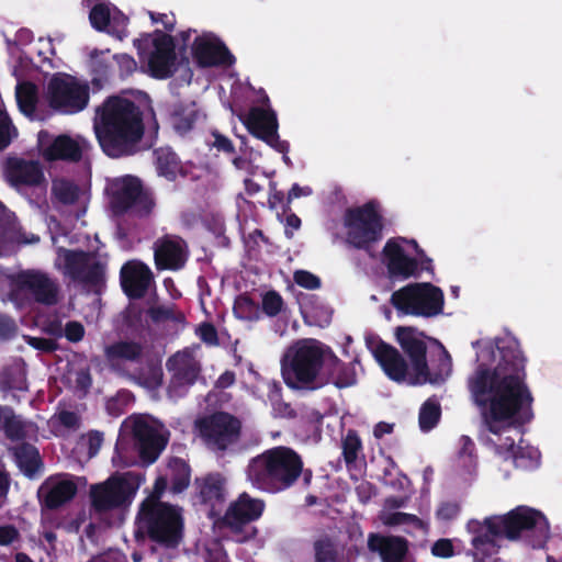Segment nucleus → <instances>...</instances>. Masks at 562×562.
<instances>
[{
	"instance_id": "obj_1",
	"label": "nucleus",
	"mask_w": 562,
	"mask_h": 562,
	"mask_svg": "<svg viewBox=\"0 0 562 562\" xmlns=\"http://www.w3.org/2000/svg\"><path fill=\"white\" fill-rule=\"evenodd\" d=\"M494 368L479 363L468 378L472 403L479 408L486 429L498 435L503 424H528L533 418V396L527 384L526 363L519 341L512 336L488 342L477 355L494 358Z\"/></svg>"
},
{
	"instance_id": "obj_2",
	"label": "nucleus",
	"mask_w": 562,
	"mask_h": 562,
	"mask_svg": "<svg viewBox=\"0 0 562 562\" xmlns=\"http://www.w3.org/2000/svg\"><path fill=\"white\" fill-rule=\"evenodd\" d=\"M93 131L108 157L132 156L144 136L143 111L127 98L110 95L95 109Z\"/></svg>"
},
{
	"instance_id": "obj_3",
	"label": "nucleus",
	"mask_w": 562,
	"mask_h": 562,
	"mask_svg": "<svg viewBox=\"0 0 562 562\" xmlns=\"http://www.w3.org/2000/svg\"><path fill=\"white\" fill-rule=\"evenodd\" d=\"M302 471V457L292 448L278 446L250 459L247 479L260 491L280 493L295 485Z\"/></svg>"
},
{
	"instance_id": "obj_4",
	"label": "nucleus",
	"mask_w": 562,
	"mask_h": 562,
	"mask_svg": "<svg viewBox=\"0 0 562 562\" xmlns=\"http://www.w3.org/2000/svg\"><path fill=\"white\" fill-rule=\"evenodd\" d=\"M491 526L501 538L510 542L522 541L531 549L546 548L550 537V524L546 515L533 507L518 505L503 515L490 516Z\"/></svg>"
},
{
	"instance_id": "obj_5",
	"label": "nucleus",
	"mask_w": 562,
	"mask_h": 562,
	"mask_svg": "<svg viewBox=\"0 0 562 562\" xmlns=\"http://www.w3.org/2000/svg\"><path fill=\"white\" fill-rule=\"evenodd\" d=\"M138 524L153 542L164 548L175 549L183 539L184 520L179 506L161 501H144Z\"/></svg>"
},
{
	"instance_id": "obj_6",
	"label": "nucleus",
	"mask_w": 562,
	"mask_h": 562,
	"mask_svg": "<svg viewBox=\"0 0 562 562\" xmlns=\"http://www.w3.org/2000/svg\"><path fill=\"white\" fill-rule=\"evenodd\" d=\"M282 363L284 383L293 389L315 390L314 382L324 364V350L316 339H302L292 346Z\"/></svg>"
},
{
	"instance_id": "obj_7",
	"label": "nucleus",
	"mask_w": 562,
	"mask_h": 562,
	"mask_svg": "<svg viewBox=\"0 0 562 562\" xmlns=\"http://www.w3.org/2000/svg\"><path fill=\"white\" fill-rule=\"evenodd\" d=\"M396 341L411 360L413 375L409 379L412 385L438 383L446 380L451 372V358L447 351L441 359L440 371L430 373L427 363V345L423 331L412 326H398L395 329Z\"/></svg>"
},
{
	"instance_id": "obj_8",
	"label": "nucleus",
	"mask_w": 562,
	"mask_h": 562,
	"mask_svg": "<svg viewBox=\"0 0 562 562\" xmlns=\"http://www.w3.org/2000/svg\"><path fill=\"white\" fill-rule=\"evenodd\" d=\"M346 240L356 249L370 251L383 237L384 222L378 203L369 201L361 206L349 207L344 214Z\"/></svg>"
},
{
	"instance_id": "obj_9",
	"label": "nucleus",
	"mask_w": 562,
	"mask_h": 562,
	"mask_svg": "<svg viewBox=\"0 0 562 562\" xmlns=\"http://www.w3.org/2000/svg\"><path fill=\"white\" fill-rule=\"evenodd\" d=\"M390 302L398 314L434 317L442 313L445 295L430 282H416L394 291Z\"/></svg>"
},
{
	"instance_id": "obj_10",
	"label": "nucleus",
	"mask_w": 562,
	"mask_h": 562,
	"mask_svg": "<svg viewBox=\"0 0 562 562\" xmlns=\"http://www.w3.org/2000/svg\"><path fill=\"white\" fill-rule=\"evenodd\" d=\"M204 445L212 451L224 453L237 446L241 438V422L227 412H214L194 423Z\"/></svg>"
},
{
	"instance_id": "obj_11",
	"label": "nucleus",
	"mask_w": 562,
	"mask_h": 562,
	"mask_svg": "<svg viewBox=\"0 0 562 562\" xmlns=\"http://www.w3.org/2000/svg\"><path fill=\"white\" fill-rule=\"evenodd\" d=\"M59 288L47 273L37 270L20 271L9 277L8 297L23 306L31 294L36 303L53 306L58 302Z\"/></svg>"
},
{
	"instance_id": "obj_12",
	"label": "nucleus",
	"mask_w": 562,
	"mask_h": 562,
	"mask_svg": "<svg viewBox=\"0 0 562 562\" xmlns=\"http://www.w3.org/2000/svg\"><path fill=\"white\" fill-rule=\"evenodd\" d=\"M89 98V86L68 74H54L46 86L48 105L61 114L81 112L87 108Z\"/></svg>"
},
{
	"instance_id": "obj_13",
	"label": "nucleus",
	"mask_w": 562,
	"mask_h": 562,
	"mask_svg": "<svg viewBox=\"0 0 562 562\" xmlns=\"http://www.w3.org/2000/svg\"><path fill=\"white\" fill-rule=\"evenodd\" d=\"M111 190L110 202L115 214L133 212L137 216H147L155 207L153 193L144 189L142 181L134 176L114 180Z\"/></svg>"
},
{
	"instance_id": "obj_14",
	"label": "nucleus",
	"mask_w": 562,
	"mask_h": 562,
	"mask_svg": "<svg viewBox=\"0 0 562 562\" xmlns=\"http://www.w3.org/2000/svg\"><path fill=\"white\" fill-rule=\"evenodd\" d=\"M136 488L122 475H111L102 483L91 485V507L98 514L127 508L135 496Z\"/></svg>"
},
{
	"instance_id": "obj_15",
	"label": "nucleus",
	"mask_w": 562,
	"mask_h": 562,
	"mask_svg": "<svg viewBox=\"0 0 562 562\" xmlns=\"http://www.w3.org/2000/svg\"><path fill=\"white\" fill-rule=\"evenodd\" d=\"M63 273L75 282H80L99 292L105 284V267L100 261H90V255L83 250L60 248Z\"/></svg>"
},
{
	"instance_id": "obj_16",
	"label": "nucleus",
	"mask_w": 562,
	"mask_h": 562,
	"mask_svg": "<svg viewBox=\"0 0 562 562\" xmlns=\"http://www.w3.org/2000/svg\"><path fill=\"white\" fill-rule=\"evenodd\" d=\"M166 368L170 373L167 395L172 400L184 397L202 372L200 361L188 349L170 356L166 361Z\"/></svg>"
},
{
	"instance_id": "obj_17",
	"label": "nucleus",
	"mask_w": 562,
	"mask_h": 562,
	"mask_svg": "<svg viewBox=\"0 0 562 562\" xmlns=\"http://www.w3.org/2000/svg\"><path fill=\"white\" fill-rule=\"evenodd\" d=\"M147 70L151 78L165 80L178 70L175 38L160 31L154 32L153 50L147 57Z\"/></svg>"
},
{
	"instance_id": "obj_18",
	"label": "nucleus",
	"mask_w": 562,
	"mask_h": 562,
	"mask_svg": "<svg viewBox=\"0 0 562 562\" xmlns=\"http://www.w3.org/2000/svg\"><path fill=\"white\" fill-rule=\"evenodd\" d=\"M248 132L281 154H286L290 144L279 137V123L272 109L251 108L245 120Z\"/></svg>"
},
{
	"instance_id": "obj_19",
	"label": "nucleus",
	"mask_w": 562,
	"mask_h": 562,
	"mask_svg": "<svg viewBox=\"0 0 562 562\" xmlns=\"http://www.w3.org/2000/svg\"><path fill=\"white\" fill-rule=\"evenodd\" d=\"M494 521L485 517L483 521L472 519L468 522V531L471 533V549L468 555L472 557V562H488L493 555H496L501 549L497 539L501 538L499 532H495L491 526Z\"/></svg>"
},
{
	"instance_id": "obj_20",
	"label": "nucleus",
	"mask_w": 562,
	"mask_h": 562,
	"mask_svg": "<svg viewBox=\"0 0 562 562\" xmlns=\"http://www.w3.org/2000/svg\"><path fill=\"white\" fill-rule=\"evenodd\" d=\"M188 255V245L178 235L167 234L155 243L154 259L157 270H180L186 266Z\"/></svg>"
},
{
	"instance_id": "obj_21",
	"label": "nucleus",
	"mask_w": 562,
	"mask_h": 562,
	"mask_svg": "<svg viewBox=\"0 0 562 562\" xmlns=\"http://www.w3.org/2000/svg\"><path fill=\"white\" fill-rule=\"evenodd\" d=\"M266 508L265 501L251 497L247 492H243L231 503L224 517L223 522L231 530L239 531L246 525L258 520Z\"/></svg>"
},
{
	"instance_id": "obj_22",
	"label": "nucleus",
	"mask_w": 562,
	"mask_h": 562,
	"mask_svg": "<svg viewBox=\"0 0 562 562\" xmlns=\"http://www.w3.org/2000/svg\"><path fill=\"white\" fill-rule=\"evenodd\" d=\"M77 484L66 474L50 475L38 488L37 495L43 507L55 510L69 503L77 494Z\"/></svg>"
},
{
	"instance_id": "obj_23",
	"label": "nucleus",
	"mask_w": 562,
	"mask_h": 562,
	"mask_svg": "<svg viewBox=\"0 0 562 562\" xmlns=\"http://www.w3.org/2000/svg\"><path fill=\"white\" fill-rule=\"evenodd\" d=\"M383 262L393 280H407L418 277V260L406 255L397 238H390L382 250Z\"/></svg>"
},
{
	"instance_id": "obj_24",
	"label": "nucleus",
	"mask_w": 562,
	"mask_h": 562,
	"mask_svg": "<svg viewBox=\"0 0 562 562\" xmlns=\"http://www.w3.org/2000/svg\"><path fill=\"white\" fill-rule=\"evenodd\" d=\"M192 56L200 67L232 66L234 55L227 46L215 36H198L192 44Z\"/></svg>"
},
{
	"instance_id": "obj_25",
	"label": "nucleus",
	"mask_w": 562,
	"mask_h": 562,
	"mask_svg": "<svg viewBox=\"0 0 562 562\" xmlns=\"http://www.w3.org/2000/svg\"><path fill=\"white\" fill-rule=\"evenodd\" d=\"M120 281L128 299L139 300L146 295L150 284L154 283V274L147 265L132 260L122 266Z\"/></svg>"
},
{
	"instance_id": "obj_26",
	"label": "nucleus",
	"mask_w": 562,
	"mask_h": 562,
	"mask_svg": "<svg viewBox=\"0 0 562 562\" xmlns=\"http://www.w3.org/2000/svg\"><path fill=\"white\" fill-rule=\"evenodd\" d=\"M132 434L139 458L146 463L155 462L167 443L158 430L137 417L133 420Z\"/></svg>"
},
{
	"instance_id": "obj_27",
	"label": "nucleus",
	"mask_w": 562,
	"mask_h": 562,
	"mask_svg": "<svg viewBox=\"0 0 562 562\" xmlns=\"http://www.w3.org/2000/svg\"><path fill=\"white\" fill-rule=\"evenodd\" d=\"M49 134L46 131L38 133V144L42 155L47 161H69L78 162L82 158V148L80 144L67 134H60L53 140L46 142Z\"/></svg>"
},
{
	"instance_id": "obj_28",
	"label": "nucleus",
	"mask_w": 562,
	"mask_h": 562,
	"mask_svg": "<svg viewBox=\"0 0 562 562\" xmlns=\"http://www.w3.org/2000/svg\"><path fill=\"white\" fill-rule=\"evenodd\" d=\"M368 549L376 553L381 562H413L409 553V541L400 536L370 533Z\"/></svg>"
},
{
	"instance_id": "obj_29",
	"label": "nucleus",
	"mask_w": 562,
	"mask_h": 562,
	"mask_svg": "<svg viewBox=\"0 0 562 562\" xmlns=\"http://www.w3.org/2000/svg\"><path fill=\"white\" fill-rule=\"evenodd\" d=\"M8 178L12 186L37 187L45 182L43 168L38 161L13 158L8 161Z\"/></svg>"
},
{
	"instance_id": "obj_30",
	"label": "nucleus",
	"mask_w": 562,
	"mask_h": 562,
	"mask_svg": "<svg viewBox=\"0 0 562 562\" xmlns=\"http://www.w3.org/2000/svg\"><path fill=\"white\" fill-rule=\"evenodd\" d=\"M373 356L389 379L395 382L406 380L408 364L395 347L381 340L375 346Z\"/></svg>"
},
{
	"instance_id": "obj_31",
	"label": "nucleus",
	"mask_w": 562,
	"mask_h": 562,
	"mask_svg": "<svg viewBox=\"0 0 562 562\" xmlns=\"http://www.w3.org/2000/svg\"><path fill=\"white\" fill-rule=\"evenodd\" d=\"M15 464L27 479L36 477L44 469L40 450L32 443L23 441L10 449Z\"/></svg>"
},
{
	"instance_id": "obj_32",
	"label": "nucleus",
	"mask_w": 562,
	"mask_h": 562,
	"mask_svg": "<svg viewBox=\"0 0 562 562\" xmlns=\"http://www.w3.org/2000/svg\"><path fill=\"white\" fill-rule=\"evenodd\" d=\"M168 116L173 130L179 135H186L194 127L201 112L195 102H177L169 106Z\"/></svg>"
},
{
	"instance_id": "obj_33",
	"label": "nucleus",
	"mask_w": 562,
	"mask_h": 562,
	"mask_svg": "<svg viewBox=\"0 0 562 562\" xmlns=\"http://www.w3.org/2000/svg\"><path fill=\"white\" fill-rule=\"evenodd\" d=\"M144 355V346L135 340H119L105 346L104 357L111 364L119 362L137 363Z\"/></svg>"
},
{
	"instance_id": "obj_34",
	"label": "nucleus",
	"mask_w": 562,
	"mask_h": 562,
	"mask_svg": "<svg viewBox=\"0 0 562 562\" xmlns=\"http://www.w3.org/2000/svg\"><path fill=\"white\" fill-rule=\"evenodd\" d=\"M199 482L200 481L196 479V483L200 487L199 497L203 504H209L214 507L224 502L225 482L220 474H209L201 483Z\"/></svg>"
},
{
	"instance_id": "obj_35",
	"label": "nucleus",
	"mask_w": 562,
	"mask_h": 562,
	"mask_svg": "<svg viewBox=\"0 0 562 562\" xmlns=\"http://www.w3.org/2000/svg\"><path fill=\"white\" fill-rule=\"evenodd\" d=\"M156 169L159 176L169 181H175L181 170V161L178 155L169 147H160L154 151Z\"/></svg>"
},
{
	"instance_id": "obj_36",
	"label": "nucleus",
	"mask_w": 562,
	"mask_h": 562,
	"mask_svg": "<svg viewBox=\"0 0 562 562\" xmlns=\"http://www.w3.org/2000/svg\"><path fill=\"white\" fill-rule=\"evenodd\" d=\"M328 380L337 387L344 389L356 383V372L351 363H345L336 356L328 361Z\"/></svg>"
},
{
	"instance_id": "obj_37",
	"label": "nucleus",
	"mask_w": 562,
	"mask_h": 562,
	"mask_svg": "<svg viewBox=\"0 0 562 562\" xmlns=\"http://www.w3.org/2000/svg\"><path fill=\"white\" fill-rule=\"evenodd\" d=\"M170 490L172 493H182L190 484L191 469L182 459H175L170 464Z\"/></svg>"
},
{
	"instance_id": "obj_38",
	"label": "nucleus",
	"mask_w": 562,
	"mask_h": 562,
	"mask_svg": "<svg viewBox=\"0 0 562 562\" xmlns=\"http://www.w3.org/2000/svg\"><path fill=\"white\" fill-rule=\"evenodd\" d=\"M313 562H344L337 544L329 537H322L313 543Z\"/></svg>"
},
{
	"instance_id": "obj_39",
	"label": "nucleus",
	"mask_w": 562,
	"mask_h": 562,
	"mask_svg": "<svg viewBox=\"0 0 562 562\" xmlns=\"http://www.w3.org/2000/svg\"><path fill=\"white\" fill-rule=\"evenodd\" d=\"M27 424L18 415L13 408L7 409V416L2 425L5 437L10 441H25L27 438Z\"/></svg>"
},
{
	"instance_id": "obj_40",
	"label": "nucleus",
	"mask_w": 562,
	"mask_h": 562,
	"mask_svg": "<svg viewBox=\"0 0 562 562\" xmlns=\"http://www.w3.org/2000/svg\"><path fill=\"white\" fill-rule=\"evenodd\" d=\"M341 449L344 461L348 469L356 464L359 454L362 452V441L358 432L353 429H349L346 436L341 440Z\"/></svg>"
},
{
	"instance_id": "obj_41",
	"label": "nucleus",
	"mask_w": 562,
	"mask_h": 562,
	"mask_svg": "<svg viewBox=\"0 0 562 562\" xmlns=\"http://www.w3.org/2000/svg\"><path fill=\"white\" fill-rule=\"evenodd\" d=\"M441 416V407L438 402L427 400L419 409V427L423 431L431 430L439 422Z\"/></svg>"
},
{
	"instance_id": "obj_42",
	"label": "nucleus",
	"mask_w": 562,
	"mask_h": 562,
	"mask_svg": "<svg viewBox=\"0 0 562 562\" xmlns=\"http://www.w3.org/2000/svg\"><path fill=\"white\" fill-rule=\"evenodd\" d=\"M53 192L56 199L65 204L72 205L79 199V187L69 180H58L53 183Z\"/></svg>"
},
{
	"instance_id": "obj_43",
	"label": "nucleus",
	"mask_w": 562,
	"mask_h": 562,
	"mask_svg": "<svg viewBox=\"0 0 562 562\" xmlns=\"http://www.w3.org/2000/svg\"><path fill=\"white\" fill-rule=\"evenodd\" d=\"M89 21L94 30L99 32L109 31L108 29L111 23V11L109 4L105 2H99L93 5L89 13Z\"/></svg>"
},
{
	"instance_id": "obj_44",
	"label": "nucleus",
	"mask_w": 562,
	"mask_h": 562,
	"mask_svg": "<svg viewBox=\"0 0 562 562\" xmlns=\"http://www.w3.org/2000/svg\"><path fill=\"white\" fill-rule=\"evenodd\" d=\"M301 314L304 323L311 326L315 325L324 327L329 325L331 321V311L323 305L312 308H307L306 306L302 307Z\"/></svg>"
},
{
	"instance_id": "obj_45",
	"label": "nucleus",
	"mask_w": 562,
	"mask_h": 562,
	"mask_svg": "<svg viewBox=\"0 0 562 562\" xmlns=\"http://www.w3.org/2000/svg\"><path fill=\"white\" fill-rule=\"evenodd\" d=\"M101 55L102 53L99 54L97 49L91 53L92 83L97 86H102L110 77L111 65Z\"/></svg>"
},
{
	"instance_id": "obj_46",
	"label": "nucleus",
	"mask_w": 562,
	"mask_h": 562,
	"mask_svg": "<svg viewBox=\"0 0 562 562\" xmlns=\"http://www.w3.org/2000/svg\"><path fill=\"white\" fill-rule=\"evenodd\" d=\"M173 304L171 306L158 305L150 306L147 310V315L154 323H161L165 321H172L175 323H181L184 321V314L181 312L176 313L173 308Z\"/></svg>"
},
{
	"instance_id": "obj_47",
	"label": "nucleus",
	"mask_w": 562,
	"mask_h": 562,
	"mask_svg": "<svg viewBox=\"0 0 562 562\" xmlns=\"http://www.w3.org/2000/svg\"><path fill=\"white\" fill-rule=\"evenodd\" d=\"M284 307L283 297L276 290L267 291L262 295L261 308L262 312L269 317L278 316Z\"/></svg>"
},
{
	"instance_id": "obj_48",
	"label": "nucleus",
	"mask_w": 562,
	"mask_h": 562,
	"mask_svg": "<svg viewBox=\"0 0 562 562\" xmlns=\"http://www.w3.org/2000/svg\"><path fill=\"white\" fill-rule=\"evenodd\" d=\"M498 454L503 456L504 459H513L516 467H525L524 459V447L515 445L513 438H505V441L496 447Z\"/></svg>"
},
{
	"instance_id": "obj_49",
	"label": "nucleus",
	"mask_w": 562,
	"mask_h": 562,
	"mask_svg": "<svg viewBox=\"0 0 562 562\" xmlns=\"http://www.w3.org/2000/svg\"><path fill=\"white\" fill-rule=\"evenodd\" d=\"M258 305L247 294H240L236 297L233 306V311L236 317L239 319H252L257 312Z\"/></svg>"
},
{
	"instance_id": "obj_50",
	"label": "nucleus",
	"mask_w": 562,
	"mask_h": 562,
	"mask_svg": "<svg viewBox=\"0 0 562 562\" xmlns=\"http://www.w3.org/2000/svg\"><path fill=\"white\" fill-rule=\"evenodd\" d=\"M293 280L299 286L307 290H317L322 285L321 279L307 270H296Z\"/></svg>"
},
{
	"instance_id": "obj_51",
	"label": "nucleus",
	"mask_w": 562,
	"mask_h": 562,
	"mask_svg": "<svg viewBox=\"0 0 562 562\" xmlns=\"http://www.w3.org/2000/svg\"><path fill=\"white\" fill-rule=\"evenodd\" d=\"M198 337L207 346H218L220 339L216 327L210 322H203L195 329Z\"/></svg>"
},
{
	"instance_id": "obj_52",
	"label": "nucleus",
	"mask_w": 562,
	"mask_h": 562,
	"mask_svg": "<svg viewBox=\"0 0 562 562\" xmlns=\"http://www.w3.org/2000/svg\"><path fill=\"white\" fill-rule=\"evenodd\" d=\"M460 512L461 507L458 502H443L438 506L436 517L438 520L450 521L456 519Z\"/></svg>"
},
{
	"instance_id": "obj_53",
	"label": "nucleus",
	"mask_w": 562,
	"mask_h": 562,
	"mask_svg": "<svg viewBox=\"0 0 562 562\" xmlns=\"http://www.w3.org/2000/svg\"><path fill=\"white\" fill-rule=\"evenodd\" d=\"M16 101L22 113L25 115L34 114L36 109V95L33 91H18Z\"/></svg>"
},
{
	"instance_id": "obj_54",
	"label": "nucleus",
	"mask_w": 562,
	"mask_h": 562,
	"mask_svg": "<svg viewBox=\"0 0 562 562\" xmlns=\"http://www.w3.org/2000/svg\"><path fill=\"white\" fill-rule=\"evenodd\" d=\"M430 551L436 558L448 559L454 555V546L451 539L441 538L432 543Z\"/></svg>"
},
{
	"instance_id": "obj_55",
	"label": "nucleus",
	"mask_w": 562,
	"mask_h": 562,
	"mask_svg": "<svg viewBox=\"0 0 562 562\" xmlns=\"http://www.w3.org/2000/svg\"><path fill=\"white\" fill-rule=\"evenodd\" d=\"M386 524L390 526H400L404 524H412L416 527H420L423 521L416 515L396 512L389 515Z\"/></svg>"
},
{
	"instance_id": "obj_56",
	"label": "nucleus",
	"mask_w": 562,
	"mask_h": 562,
	"mask_svg": "<svg viewBox=\"0 0 562 562\" xmlns=\"http://www.w3.org/2000/svg\"><path fill=\"white\" fill-rule=\"evenodd\" d=\"M113 59L119 66L121 77L130 76L136 70L137 64L135 59L127 54H116L113 56Z\"/></svg>"
},
{
	"instance_id": "obj_57",
	"label": "nucleus",
	"mask_w": 562,
	"mask_h": 562,
	"mask_svg": "<svg viewBox=\"0 0 562 562\" xmlns=\"http://www.w3.org/2000/svg\"><path fill=\"white\" fill-rule=\"evenodd\" d=\"M26 342L36 350L43 352H54L58 348L56 340L44 337H26Z\"/></svg>"
},
{
	"instance_id": "obj_58",
	"label": "nucleus",
	"mask_w": 562,
	"mask_h": 562,
	"mask_svg": "<svg viewBox=\"0 0 562 562\" xmlns=\"http://www.w3.org/2000/svg\"><path fill=\"white\" fill-rule=\"evenodd\" d=\"M11 127L12 123L10 117L4 111L0 110V150L7 148L11 143Z\"/></svg>"
},
{
	"instance_id": "obj_59",
	"label": "nucleus",
	"mask_w": 562,
	"mask_h": 562,
	"mask_svg": "<svg viewBox=\"0 0 562 562\" xmlns=\"http://www.w3.org/2000/svg\"><path fill=\"white\" fill-rule=\"evenodd\" d=\"M64 335L70 342H78L85 336V327L77 321H69L64 329Z\"/></svg>"
},
{
	"instance_id": "obj_60",
	"label": "nucleus",
	"mask_w": 562,
	"mask_h": 562,
	"mask_svg": "<svg viewBox=\"0 0 562 562\" xmlns=\"http://www.w3.org/2000/svg\"><path fill=\"white\" fill-rule=\"evenodd\" d=\"M16 331L15 321L8 315H0V338L11 339L16 335Z\"/></svg>"
},
{
	"instance_id": "obj_61",
	"label": "nucleus",
	"mask_w": 562,
	"mask_h": 562,
	"mask_svg": "<svg viewBox=\"0 0 562 562\" xmlns=\"http://www.w3.org/2000/svg\"><path fill=\"white\" fill-rule=\"evenodd\" d=\"M58 420L64 427L68 429H76L80 426V417L77 413L71 411L59 412Z\"/></svg>"
},
{
	"instance_id": "obj_62",
	"label": "nucleus",
	"mask_w": 562,
	"mask_h": 562,
	"mask_svg": "<svg viewBox=\"0 0 562 562\" xmlns=\"http://www.w3.org/2000/svg\"><path fill=\"white\" fill-rule=\"evenodd\" d=\"M19 538L18 529L12 525L0 526V546H9Z\"/></svg>"
},
{
	"instance_id": "obj_63",
	"label": "nucleus",
	"mask_w": 562,
	"mask_h": 562,
	"mask_svg": "<svg viewBox=\"0 0 562 562\" xmlns=\"http://www.w3.org/2000/svg\"><path fill=\"white\" fill-rule=\"evenodd\" d=\"M103 442V434L98 430H91L88 434V453L90 457L95 456Z\"/></svg>"
},
{
	"instance_id": "obj_64",
	"label": "nucleus",
	"mask_w": 562,
	"mask_h": 562,
	"mask_svg": "<svg viewBox=\"0 0 562 562\" xmlns=\"http://www.w3.org/2000/svg\"><path fill=\"white\" fill-rule=\"evenodd\" d=\"M149 16H150V20L153 21V23L160 22L167 31H169V32L173 31L175 25H176L175 15H168L166 13L149 12Z\"/></svg>"
}]
</instances>
